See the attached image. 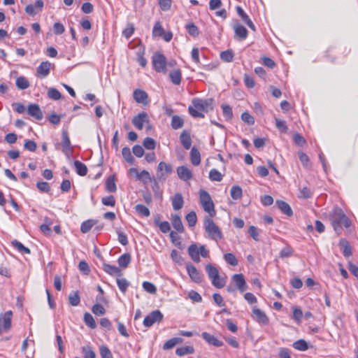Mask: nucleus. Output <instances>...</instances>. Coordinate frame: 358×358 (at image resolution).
Wrapping results in <instances>:
<instances>
[{"mask_svg":"<svg viewBox=\"0 0 358 358\" xmlns=\"http://www.w3.org/2000/svg\"><path fill=\"white\" fill-rule=\"evenodd\" d=\"M106 190L108 192H115L117 190L115 177L111 176L106 181Z\"/></svg>","mask_w":358,"mask_h":358,"instance_id":"obj_35","label":"nucleus"},{"mask_svg":"<svg viewBox=\"0 0 358 358\" xmlns=\"http://www.w3.org/2000/svg\"><path fill=\"white\" fill-rule=\"evenodd\" d=\"M171 82L175 85H179L181 82L182 75L180 69H175L169 74Z\"/></svg>","mask_w":358,"mask_h":358,"instance_id":"obj_32","label":"nucleus"},{"mask_svg":"<svg viewBox=\"0 0 358 358\" xmlns=\"http://www.w3.org/2000/svg\"><path fill=\"white\" fill-rule=\"evenodd\" d=\"M84 322L85 324L91 329H95L96 327V324L94 317L89 313H85L84 314Z\"/></svg>","mask_w":358,"mask_h":358,"instance_id":"obj_41","label":"nucleus"},{"mask_svg":"<svg viewBox=\"0 0 358 358\" xmlns=\"http://www.w3.org/2000/svg\"><path fill=\"white\" fill-rule=\"evenodd\" d=\"M143 146L147 150H152L156 147V142H155V141L153 138H150V137L145 138L144 139L143 142Z\"/></svg>","mask_w":358,"mask_h":358,"instance_id":"obj_52","label":"nucleus"},{"mask_svg":"<svg viewBox=\"0 0 358 358\" xmlns=\"http://www.w3.org/2000/svg\"><path fill=\"white\" fill-rule=\"evenodd\" d=\"M203 224L205 231L210 239L218 241L222 238L221 230L210 217L204 218Z\"/></svg>","mask_w":358,"mask_h":358,"instance_id":"obj_3","label":"nucleus"},{"mask_svg":"<svg viewBox=\"0 0 358 358\" xmlns=\"http://www.w3.org/2000/svg\"><path fill=\"white\" fill-rule=\"evenodd\" d=\"M164 34V30L162 28L160 22H156L152 30V35L154 36H162Z\"/></svg>","mask_w":358,"mask_h":358,"instance_id":"obj_61","label":"nucleus"},{"mask_svg":"<svg viewBox=\"0 0 358 358\" xmlns=\"http://www.w3.org/2000/svg\"><path fill=\"white\" fill-rule=\"evenodd\" d=\"M54 65L48 61L42 62L36 69V76L40 78L47 77L52 66Z\"/></svg>","mask_w":358,"mask_h":358,"instance_id":"obj_9","label":"nucleus"},{"mask_svg":"<svg viewBox=\"0 0 358 358\" xmlns=\"http://www.w3.org/2000/svg\"><path fill=\"white\" fill-rule=\"evenodd\" d=\"M155 226L158 227L162 233H167L170 231L171 227L167 221L160 222L159 217H155L154 220Z\"/></svg>","mask_w":358,"mask_h":358,"instance_id":"obj_28","label":"nucleus"},{"mask_svg":"<svg viewBox=\"0 0 358 358\" xmlns=\"http://www.w3.org/2000/svg\"><path fill=\"white\" fill-rule=\"evenodd\" d=\"M172 206L175 210L181 209L184 204L183 197L180 193H177L171 199Z\"/></svg>","mask_w":358,"mask_h":358,"instance_id":"obj_25","label":"nucleus"},{"mask_svg":"<svg viewBox=\"0 0 358 358\" xmlns=\"http://www.w3.org/2000/svg\"><path fill=\"white\" fill-rule=\"evenodd\" d=\"M242 194V189L239 186L234 185L231 187L230 194L232 199L235 200L239 199L241 198Z\"/></svg>","mask_w":358,"mask_h":358,"instance_id":"obj_43","label":"nucleus"},{"mask_svg":"<svg viewBox=\"0 0 358 358\" xmlns=\"http://www.w3.org/2000/svg\"><path fill=\"white\" fill-rule=\"evenodd\" d=\"M184 120L183 119L178 115H173L171 120V127L173 129H178L183 127Z\"/></svg>","mask_w":358,"mask_h":358,"instance_id":"obj_34","label":"nucleus"},{"mask_svg":"<svg viewBox=\"0 0 358 358\" xmlns=\"http://www.w3.org/2000/svg\"><path fill=\"white\" fill-rule=\"evenodd\" d=\"M13 312L8 310L3 314H0V335L3 332H8L11 327Z\"/></svg>","mask_w":358,"mask_h":358,"instance_id":"obj_7","label":"nucleus"},{"mask_svg":"<svg viewBox=\"0 0 358 358\" xmlns=\"http://www.w3.org/2000/svg\"><path fill=\"white\" fill-rule=\"evenodd\" d=\"M135 210L138 214L144 217H149L150 215V210L143 204L136 205Z\"/></svg>","mask_w":358,"mask_h":358,"instance_id":"obj_46","label":"nucleus"},{"mask_svg":"<svg viewBox=\"0 0 358 358\" xmlns=\"http://www.w3.org/2000/svg\"><path fill=\"white\" fill-rule=\"evenodd\" d=\"M201 337L207 342L209 345L215 346V347H221L223 345V342L217 339L213 335L210 334L208 332H203L201 334Z\"/></svg>","mask_w":358,"mask_h":358,"instance_id":"obj_19","label":"nucleus"},{"mask_svg":"<svg viewBox=\"0 0 358 358\" xmlns=\"http://www.w3.org/2000/svg\"><path fill=\"white\" fill-rule=\"evenodd\" d=\"M131 262V255L129 253H124L122 255L117 259V263L120 267L127 268Z\"/></svg>","mask_w":358,"mask_h":358,"instance_id":"obj_30","label":"nucleus"},{"mask_svg":"<svg viewBox=\"0 0 358 358\" xmlns=\"http://www.w3.org/2000/svg\"><path fill=\"white\" fill-rule=\"evenodd\" d=\"M163 320V315L159 310L152 311L143 320V325L146 327H152L155 322H160Z\"/></svg>","mask_w":358,"mask_h":358,"instance_id":"obj_8","label":"nucleus"},{"mask_svg":"<svg viewBox=\"0 0 358 358\" xmlns=\"http://www.w3.org/2000/svg\"><path fill=\"white\" fill-rule=\"evenodd\" d=\"M100 355L101 358H113L112 352L106 345H101L100 347Z\"/></svg>","mask_w":358,"mask_h":358,"instance_id":"obj_63","label":"nucleus"},{"mask_svg":"<svg viewBox=\"0 0 358 358\" xmlns=\"http://www.w3.org/2000/svg\"><path fill=\"white\" fill-rule=\"evenodd\" d=\"M194 352V349L192 346H183L178 348L176 350V354L178 356H184L188 354H192Z\"/></svg>","mask_w":358,"mask_h":358,"instance_id":"obj_39","label":"nucleus"},{"mask_svg":"<svg viewBox=\"0 0 358 358\" xmlns=\"http://www.w3.org/2000/svg\"><path fill=\"white\" fill-rule=\"evenodd\" d=\"M206 271L213 286L217 288H222L224 286L225 280L220 277L218 269L215 266L210 264H207Z\"/></svg>","mask_w":358,"mask_h":358,"instance_id":"obj_4","label":"nucleus"},{"mask_svg":"<svg viewBox=\"0 0 358 358\" xmlns=\"http://www.w3.org/2000/svg\"><path fill=\"white\" fill-rule=\"evenodd\" d=\"M275 204L278 206V208L280 210V211L285 214L286 215L290 217L293 215V211L290 206L285 201H283L282 200H277L275 201Z\"/></svg>","mask_w":358,"mask_h":358,"instance_id":"obj_22","label":"nucleus"},{"mask_svg":"<svg viewBox=\"0 0 358 358\" xmlns=\"http://www.w3.org/2000/svg\"><path fill=\"white\" fill-rule=\"evenodd\" d=\"M143 288L150 294H155L157 288L152 282L145 281L143 282Z\"/></svg>","mask_w":358,"mask_h":358,"instance_id":"obj_60","label":"nucleus"},{"mask_svg":"<svg viewBox=\"0 0 358 358\" xmlns=\"http://www.w3.org/2000/svg\"><path fill=\"white\" fill-rule=\"evenodd\" d=\"M15 84L19 90L27 89L30 85L29 80L23 76L17 78Z\"/></svg>","mask_w":358,"mask_h":358,"instance_id":"obj_36","label":"nucleus"},{"mask_svg":"<svg viewBox=\"0 0 358 358\" xmlns=\"http://www.w3.org/2000/svg\"><path fill=\"white\" fill-rule=\"evenodd\" d=\"M122 155L123 156V157L124 158V159L130 163V164H133L134 162V157H132L131 155V150L129 148L127 147H124L122 148Z\"/></svg>","mask_w":358,"mask_h":358,"instance_id":"obj_49","label":"nucleus"},{"mask_svg":"<svg viewBox=\"0 0 358 358\" xmlns=\"http://www.w3.org/2000/svg\"><path fill=\"white\" fill-rule=\"evenodd\" d=\"M92 313L98 316L103 315L106 313L105 308L100 304H94L92 308Z\"/></svg>","mask_w":358,"mask_h":358,"instance_id":"obj_62","label":"nucleus"},{"mask_svg":"<svg viewBox=\"0 0 358 358\" xmlns=\"http://www.w3.org/2000/svg\"><path fill=\"white\" fill-rule=\"evenodd\" d=\"M292 254L293 249L291 246L287 245L280 250L279 255L280 258L284 259L291 257Z\"/></svg>","mask_w":358,"mask_h":358,"instance_id":"obj_53","label":"nucleus"},{"mask_svg":"<svg viewBox=\"0 0 358 358\" xmlns=\"http://www.w3.org/2000/svg\"><path fill=\"white\" fill-rule=\"evenodd\" d=\"M192 106H189L188 110L194 117H204L203 112L208 113L213 109V100L212 99H201L194 98L192 101Z\"/></svg>","mask_w":358,"mask_h":358,"instance_id":"obj_1","label":"nucleus"},{"mask_svg":"<svg viewBox=\"0 0 358 358\" xmlns=\"http://www.w3.org/2000/svg\"><path fill=\"white\" fill-rule=\"evenodd\" d=\"M95 222L92 220H88L83 222L80 226L81 232L85 234L90 231L92 227L94 225Z\"/></svg>","mask_w":358,"mask_h":358,"instance_id":"obj_45","label":"nucleus"},{"mask_svg":"<svg viewBox=\"0 0 358 358\" xmlns=\"http://www.w3.org/2000/svg\"><path fill=\"white\" fill-rule=\"evenodd\" d=\"M172 172L173 167L170 164L161 162L159 163L157 166V178L160 181H164Z\"/></svg>","mask_w":358,"mask_h":358,"instance_id":"obj_5","label":"nucleus"},{"mask_svg":"<svg viewBox=\"0 0 358 358\" xmlns=\"http://www.w3.org/2000/svg\"><path fill=\"white\" fill-rule=\"evenodd\" d=\"M180 141L182 146L185 149L189 150L192 145V139L189 133L184 130L180 136Z\"/></svg>","mask_w":358,"mask_h":358,"instance_id":"obj_23","label":"nucleus"},{"mask_svg":"<svg viewBox=\"0 0 358 358\" xmlns=\"http://www.w3.org/2000/svg\"><path fill=\"white\" fill-rule=\"evenodd\" d=\"M340 245L343 248V254L345 257H348L352 255V248L348 241L341 239L340 241Z\"/></svg>","mask_w":358,"mask_h":358,"instance_id":"obj_33","label":"nucleus"},{"mask_svg":"<svg viewBox=\"0 0 358 358\" xmlns=\"http://www.w3.org/2000/svg\"><path fill=\"white\" fill-rule=\"evenodd\" d=\"M203 210L209 214L210 217H213L215 215V206L213 200L210 201L205 202L201 204Z\"/></svg>","mask_w":358,"mask_h":358,"instance_id":"obj_37","label":"nucleus"},{"mask_svg":"<svg viewBox=\"0 0 358 358\" xmlns=\"http://www.w3.org/2000/svg\"><path fill=\"white\" fill-rule=\"evenodd\" d=\"M177 174L178 178L184 181L192 179L193 176L192 171L185 166H180L177 168Z\"/></svg>","mask_w":358,"mask_h":358,"instance_id":"obj_15","label":"nucleus"},{"mask_svg":"<svg viewBox=\"0 0 358 358\" xmlns=\"http://www.w3.org/2000/svg\"><path fill=\"white\" fill-rule=\"evenodd\" d=\"M275 126L278 129V130L282 133H287L288 128L286 125L285 121L280 120L278 118H275Z\"/></svg>","mask_w":358,"mask_h":358,"instance_id":"obj_58","label":"nucleus"},{"mask_svg":"<svg viewBox=\"0 0 358 358\" xmlns=\"http://www.w3.org/2000/svg\"><path fill=\"white\" fill-rule=\"evenodd\" d=\"M153 68L157 72H164L166 71V59L161 53H155L152 58Z\"/></svg>","mask_w":358,"mask_h":358,"instance_id":"obj_6","label":"nucleus"},{"mask_svg":"<svg viewBox=\"0 0 358 358\" xmlns=\"http://www.w3.org/2000/svg\"><path fill=\"white\" fill-rule=\"evenodd\" d=\"M209 178L212 181L220 182L222 180V175L217 169H212L209 173Z\"/></svg>","mask_w":358,"mask_h":358,"instance_id":"obj_48","label":"nucleus"},{"mask_svg":"<svg viewBox=\"0 0 358 358\" xmlns=\"http://www.w3.org/2000/svg\"><path fill=\"white\" fill-rule=\"evenodd\" d=\"M220 58L222 61L226 62H231L234 58V53L232 50H226L220 53Z\"/></svg>","mask_w":358,"mask_h":358,"instance_id":"obj_51","label":"nucleus"},{"mask_svg":"<svg viewBox=\"0 0 358 358\" xmlns=\"http://www.w3.org/2000/svg\"><path fill=\"white\" fill-rule=\"evenodd\" d=\"M69 301L71 306H77L79 305L80 299L78 292L75 291L70 293L69 296Z\"/></svg>","mask_w":358,"mask_h":358,"instance_id":"obj_40","label":"nucleus"},{"mask_svg":"<svg viewBox=\"0 0 358 358\" xmlns=\"http://www.w3.org/2000/svg\"><path fill=\"white\" fill-rule=\"evenodd\" d=\"M73 164L76 169V171L79 176H85L87 175V168L85 164L76 160L74 162Z\"/></svg>","mask_w":358,"mask_h":358,"instance_id":"obj_29","label":"nucleus"},{"mask_svg":"<svg viewBox=\"0 0 358 358\" xmlns=\"http://www.w3.org/2000/svg\"><path fill=\"white\" fill-rule=\"evenodd\" d=\"M293 348L297 350L305 351L308 349V345L305 340L299 339L293 343Z\"/></svg>","mask_w":358,"mask_h":358,"instance_id":"obj_42","label":"nucleus"},{"mask_svg":"<svg viewBox=\"0 0 358 358\" xmlns=\"http://www.w3.org/2000/svg\"><path fill=\"white\" fill-rule=\"evenodd\" d=\"M27 113L37 120H41L43 117V113L39 106L36 103L29 104L27 108Z\"/></svg>","mask_w":358,"mask_h":358,"instance_id":"obj_14","label":"nucleus"},{"mask_svg":"<svg viewBox=\"0 0 358 358\" xmlns=\"http://www.w3.org/2000/svg\"><path fill=\"white\" fill-rule=\"evenodd\" d=\"M134 32V26L133 24L129 23L127 27L123 30L122 34L126 38H129Z\"/></svg>","mask_w":358,"mask_h":358,"instance_id":"obj_64","label":"nucleus"},{"mask_svg":"<svg viewBox=\"0 0 358 358\" xmlns=\"http://www.w3.org/2000/svg\"><path fill=\"white\" fill-rule=\"evenodd\" d=\"M188 254L194 262H200L199 251L196 244H192L189 246Z\"/></svg>","mask_w":358,"mask_h":358,"instance_id":"obj_26","label":"nucleus"},{"mask_svg":"<svg viewBox=\"0 0 358 358\" xmlns=\"http://www.w3.org/2000/svg\"><path fill=\"white\" fill-rule=\"evenodd\" d=\"M137 180L142 181L144 184H148L149 182L152 181L151 176L149 172L146 170H143L140 172L139 176L137 177Z\"/></svg>","mask_w":358,"mask_h":358,"instance_id":"obj_44","label":"nucleus"},{"mask_svg":"<svg viewBox=\"0 0 358 358\" xmlns=\"http://www.w3.org/2000/svg\"><path fill=\"white\" fill-rule=\"evenodd\" d=\"M116 282L119 289L123 294H124L127 292V288L130 285V282L126 278H117L116 279Z\"/></svg>","mask_w":358,"mask_h":358,"instance_id":"obj_31","label":"nucleus"},{"mask_svg":"<svg viewBox=\"0 0 358 358\" xmlns=\"http://www.w3.org/2000/svg\"><path fill=\"white\" fill-rule=\"evenodd\" d=\"M62 138L63 152L66 155L69 156V155L72 152V148L71 145L70 138L66 131H62Z\"/></svg>","mask_w":358,"mask_h":358,"instance_id":"obj_16","label":"nucleus"},{"mask_svg":"<svg viewBox=\"0 0 358 358\" xmlns=\"http://www.w3.org/2000/svg\"><path fill=\"white\" fill-rule=\"evenodd\" d=\"M82 352H83L85 358H95L96 357V354L90 346L87 345V346L82 347Z\"/></svg>","mask_w":358,"mask_h":358,"instance_id":"obj_50","label":"nucleus"},{"mask_svg":"<svg viewBox=\"0 0 358 358\" xmlns=\"http://www.w3.org/2000/svg\"><path fill=\"white\" fill-rule=\"evenodd\" d=\"M190 160L194 166H198L201 163V155L197 148L193 147L190 152Z\"/></svg>","mask_w":358,"mask_h":358,"instance_id":"obj_27","label":"nucleus"},{"mask_svg":"<svg viewBox=\"0 0 358 358\" xmlns=\"http://www.w3.org/2000/svg\"><path fill=\"white\" fill-rule=\"evenodd\" d=\"M232 281L241 292H243L248 289V285L242 273L234 274L232 276Z\"/></svg>","mask_w":358,"mask_h":358,"instance_id":"obj_13","label":"nucleus"},{"mask_svg":"<svg viewBox=\"0 0 358 358\" xmlns=\"http://www.w3.org/2000/svg\"><path fill=\"white\" fill-rule=\"evenodd\" d=\"M330 219L332 226L336 232L339 234L342 231L343 227L348 228L350 226V220L344 213L342 209L335 208L331 215Z\"/></svg>","mask_w":358,"mask_h":358,"instance_id":"obj_2","label":"nucleus"},{"mask_svg":"<svg viewBox=\"0 0 358 358\" xmlns=\"http://www.w3.org/2000/svg\"><path fill=\"white\" fill-rule=\"evenodd\" d=\"M134 99L138 103H148V94L142 90L137 89L134 90Z\"/></svg>","mask_w":358,"mask_h":358,"instance_id":"obj_20","label":"nucleus"},{"mask_svg":"<svg viewBox=\"0 0 358 358\" xmlns=\"http://www.w3.org/2000/svg\"><path fill=\"white\" fill-rule=\"evenodd\" d=\"M234 30L236 36H238L241 40H244L247 38L248 34L247 29L238 21H236L234 24Z\"/></svg>","mask_w":358,"mask_h":358,"instance_id":"obj_17","label":"nucleus"},{"mask_svg":"<svg viewBox=\"0 0 358 358\" xmlns=\"http://www.w3.org/2000/svg\"><path fill=\"white\" fill-rule=\"evenodd\" d=\"M48 96L52 100H59L62 97L61 93L55 88H50L48 92Z\"/></svg>","mask_w":358,"mask_h":358,"instance_id":"obj_55","label":"nucleus"},{"mask_svg":"<svg viewBox=\"0 0 358 358\" xmlns=\"http://www.w3.org/2000/svg\"><path fill=\"white\" fill-rule=\"evenodd\" d=\"M186 269L189 278L192 281L196 283H200L202 281V275L191 263L187 264Z\"/></svg>","mask_w":358,"mask_h":358,"instance_id":"obj_10","label":"nucleus"},{"mask_svg":"<svg viewBox=\"0 0 358 358\" xmlns=\"http://www.w3.org/2000/svg\"><path fill=\"white\" fill-rule=\"evenodd\" d=\"M12 245L16 248L20 252L24 253V254H30L31 251L30 250L25 247L22 243L19 242L17 240H13L11 242Z\"/></svg>","mask_w":358,"mask_h":358,"instance_id":"obj_38","label":"nucleus"},{"mask_svg":"<svg viewBox=\"0 0 358 358\" xmlns=\"http://www.w3.org/2000/svg\"><path fill=\"white\" fill-rule=\"evenodd\" d=\"M171 223L173 227L179 233L184 231V227L181 218L178 215H171Z\"/></svg>","mask_w":358,"mask_h":358,"instance_id":"obj_24","label":"nucleus"},{"mask_svg":"<svg viewBox=\"0 0 358 358\" xmlns=\"http://www.w3.org/2000/svg\"><path fill=\"white\" fill-rule=\"evenodd\" d=\"M252 312L255 316L256 320L262 324H268V318L265 314L264 312L261 310L260 309L257 308H254L252 310Z\"/></svg>","mask_w":358,"mask_h":358,"instance_id":"obj_21","label":"nucleus"},{"mask_svg":"<svg viewBox=\"0 0 358 358\" xmlns=\"http://www.w3.org/2000/svg\"><path fill=\"white\" fill-rule=\"evenodd\" d=\"M185 219L188 223L189 227H194L197 221L196 213L194 211H191L187 214Z\"/></svg>","mask_w":358,"mask_h":358,"instance_id":"obj_47","label":"nucleus"},{"mask_svg":"<svg viewBox=\"0 0 358 358\" xmlns=\"http://www.w3.org/2000/svg\"><path fill=\"white\" fill-rule=\"evenodd\" d=\"M224 260L231 266H236L238 260L234 255L232 253H227L224 255Z\"/></svg>","mask_w":358,"mask_h":358,"instance_id":"obj_59","label":"nucleus"},{"mask_svg":"<svg viewBox=\"0 0 358 358\" xmlns=\"http://www.w3.org/2000/svg\"><path fill=\"white\" fill-rule=\"evenodd\" d=\"M149 122L148 114L145 112L138 113L134 116L132 120V124L138 129L141 130L143 127V124Z\"/></svg>","mask_w":358,"mask_h":358,"instance_id":"obj_11","label":"nucleus"},{"mask_svg":"<svg viewBox=\"0 0 358 358\" xmlns=\"http://www.w3.org/2000/svg\"><path fill=\"white\" fill-rule=\"evenodd\" d=\"M171 258L172 260L180 265L183 262V258L176 250H173L171 252Z\"/></svg>","mask_w":358,"mask_h":358,"instance_id":"obj_56","label":"nucleus"},{"mask_svg":"<svg viewBox=\"0 0 358 358\" xmlns=\"http://www.w3.org/2000/svg\"><path fill=\"white\" fill-rule=\"evenodd\" d=\"M102 268L106 273L110 275L117 277H120L122 275V272L121 270L115 265L103 263Z\"/></svg>","mask_w":358,"mask_h":358,"instance_id":"obj_18","label":"nucleus"},{"mask_svg":"<svg viewBox=\"0 0 358 358\" xmlns=\"http://www.w3.org/2000/svg\"><path fill=\"white\" fill-rule=\"evenodd\" d=\"M222 113L226 120H229L233 117L232 109L229 105H222Z\"/></svg>","mask_w":358,"mask_h":358,"instance_id":"obj_57","label":"nucleus"},{"mask_svg":"<svg viewBox=\"0 0 358 358\" xmlns=\"http://www.w3.org/2000/svg\"><path fill=\"white\" fill-rule=\"evenodd\" d=\"M43 6L44 3L42 0H36L35 5L28 4L25 7V12L31 16H34L43 10Z\"/></svg>","mask_w":358,"mask_h":358,"instance_id":"obj_12","label":"nucleus"},{"mask_svg":"<svg viewBox=\"0 0 358 358\" xmlns=\"http://www.w3.org/2000/svg\"><path fill=\"white\" fill-rule=\"evenodd\" d=\"M186 29L189 34V35L196 37L199 36V29L197 27L194 23H188L186 24Z\"/></svg>","mask_w":358,"mask_h":358,"instance_id":"obj_54","label":"nucleus"}]
</instances>
